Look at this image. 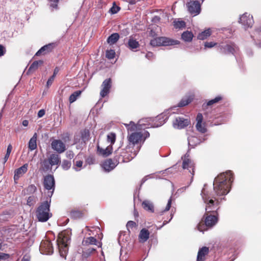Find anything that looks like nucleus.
<instances>
[{
    "label": "nucleus",
    "instance_id": "1",
    "mask_svg": "<svg viewBox=\"0 0 261 261\" xmlns=\"http://www.w3.org/2000/svg\"><path fill=\"white\" fill-rule=\"evenodd\" d=\"M233 180V175L231 171L218 175L213 182V192L209 193L206 191V185H204L201 192V196L205 204V218L204 224H199L197 226L200 231L203 232L206 229L203 228L212 227L218 221L217 210L218 205L222 200H225V196L230 191V184Z\"/></svg>",
    "mask_w": 261,
    "mask_h": 261
},
{
    "label": "nucleus",
    "instance_id": "2",
    "mask_svg": "<svg viewBox=\"0 0 261 261\" xmlns=\"http://www.w3.org/2000/svg\"><path fill=\"white\" fill-rule=\"evenodd\" d=\"M168 117L169 115L166 114V112H164L155 118L142 119L139 121L138 123L141 127L147 126L148 127H158L163 125Z\"/></svg>",
    "mask_w": 261,
    "mask_h": 261
},
{
    "label": "nucleus",
    "instance_id": "3",
    "mask_svg": "<svg viewBox=\"0 0 261 261\" xmlns=\"http://www.w3.org/2000/svg\"><path fill=\"white\" fill-rule=\"evenodd\" d=\"M50 199L46 200L39 205L35 212L37 219L39 222H46L52 217V214L50 212Z\"/></svg>",
    "mask_w": 261,
    "mask_h": 261
},
{
    "label": "nucleus",
    "instance_id": "4",
    "mask_svg": "<svg viewBox=\"0 0 261 261\" xmlns=\"http://www.w3.org/2000/svg\"><path fill=\"white\" fill-rule=\"evenodd\" d=\"M69 231H64L59 233L56 241L61 256L65 257L68 251V244L70 240Z\"/></svg>",
    "mask_w": 261,
    "mask_h": 261
},
{
    "label": "nucleus",
    "instance_id": "5",
    "mask_svg": "<svg viewBox=\"0 0 261 261\" xmlns=\"http://www.w3.org/2000/svg\"><path fill=\"white\" fill-rule=\"evenodd\" d=\"M150 44L152 46H170L179 44V41L165 37H160L151 40Z\"/></svg>",
    "mask_w": 261,
    "mask_h": 261
},
{
    "label": "nucleus",
    "instance_id": "6",
    "mask_svg": "<svg viewBox=\"0 0 261 261\" xmlns=\"http://www.w3.org/2000/svg\"><path fill=\"white\" fill-rule=\"evenodd\" d=\"M43 186L45 189L50 192H48V196L50 198L52 196L55 188V181L53 175L48 174L44 177Z\"/></svg>",
    "mask_w": 261,
    "mask_h": 261
},
{
    "label": "nucleus",
    "instance_id": "7",
    "mask_svg": "<svg viewBox=\"0 0 261 261\" xmlns=\"http://www.w3.org/2000/svg\"><path fill=\"white\" fill-rule=\"evenodd\" d=\"M187 6L188 11L191 15L196 16L200 12V4L198 1L190 0L187 3Z\"/></svg>",
    "mask_w": 261,
    "mask_h": 261
},
{
    "label": "nucleus",
    "instance_id": "8",
    "mask_svg": "<svg viewBox=\"0 0 261 261\" xmlns=\"http://www.w3.org/2000/svg\"><path fill=\"white\" fill-rule=\"evenodd\" d=\"M239 22L245 30L251 28L254 23L253 16L247 13H245L240 17Z\"/></svg>",
    "mask_w": 261,
    "mask_h": 261
},
{
    "label": "nucleus",
    "instance_id": "9",
    "mask_svg": "<svg viewBox=\"0 0 261 261\" xmlns=\"http://www.w3.org/2000/svg\"><path fill=\"white\" fill-rule=\"evenodd\" d=\"M189 158V154L188 153H186L183 159L182 168L184 169H188L193 176L194 174V164ZM192 180L193 177L191 178L190 184L192 182Z\"/></svg>",
    "mask_w": 261,
    "mask_h": 261
},
{
    "label": "nucleus",
    "instance_id": "10",
    "mask_svg": "<svg viewBox=\"0 0 261 261\" xmlns=\"http://www.w3.org/2000/svg\"><path fill=\"white\" fill-rule=\"evenodd\" d=\"M40 250L43 254H52L54 252V249L51 242L48 240H43L40 245Z\"/></svg>",
    "mask_w": 261,
    "mask_h": 261
},
{
    "label": "nucleus",
    "instance_id": "11",
    "mask_svg": "<svg viewBox=\"0 0 261 261\" xmlns=\"http://www.w3.org/2000/svg\"><path fill=\"white\" fill-rule=\"evenodd\" d=\"M190 124V120L188 118L177 117L173 122V126L175 128L182 129Z\"/></svg>",
    "mask_w": 261,
    "mask_h": 261
},
{
    "label": "nucleus",
    "instance_id": "12",
    "mask_svg": "<svg viewBox=\"0 0 261 261\" xmlns=\"http://www.w3.org/2000/svg\"><path fill=\"white\" fill-rule=\"evenodd\" d=\"M51 148L59 153L64 152L66 149V145L61 140H54L51 143Z\"/></svg>",
    "mask_w": 261,
    "mask_h": 261
},
{
    "label": "nucleus",
    "instance_id": "13",
    "mask_svg": "<svg viewBox=\"0 0 261 261\" xmlns=\"http://www.w3.org/2000/svg\"><path fill=\"white\" fill-rule=\"evenodd\" d=\"M102 89L100 92L101 97H104L110 92V90L112 87V81L110 78L106 79L102 83L101 86Z\"/></svg>",
    "mask_w": 261,
    "mask_h": 261
},
{
    "label": "nucleus",
    "instance_id": "14",
    "mask_svg": "<svg viewBox=\"0 0 261 261\" xmlns=\"http://www.w3.org/2000/svg\"><path fill=\"white\" fill-rule=\"evenodd\" d=\"M191 102V99L190 97L188 98H182L180 101L178 103L177 106H174L173 107L170 108L169 109L166 110L165 112H166V114L167 115H169V114H174L176 113V112L174 111L175 109L177 107H183L187 105H188L189 103H190Z\"/></svg>",
    "mask_w": 261,
    "mask_h": 261
},
{
    "label": "nucleus",
    "instance_id": "15",
    "mask_svg": "<svg viewBox=\"0 0 261 261\" xmlns=\"http://www.w3.org/2000/svg\"><path fill=\"white\" fill-rule=\"evenodd\" d=\"M142 134L140 132H134L131 133L127 137L129 144L133 145L139 143L142 138Z\"/></svg>",
    "mask_w": 261,
    "mask_h": 261
},
{
    "label": "nucleus",
    "instance_id": "16",
    "mask_svg": "<svg viewBox=\"0 0 261 261\" xmlns=\"http://www.w3.org/2000/svg\"><path fill=\"white\" fill-rule=\"evenodd\" d=\"M202 120L203 116L202 114L198 113L196 117L197 123L196 125V127L198 132L201 133H204L206 132V128H205L204 125L202 124Z\"/></svg>",
    "mask_w": 261,
    "mask_h": 261
},
{
    "label": "nucleus",
    "instance_id": "17",
    "mask_svg": "<svg viewBox=\"0 0 261 261\" xmlns=\"http://www.w3.org/2000/svg\"><path fill=\"white\" fill-rule=\"evenodd\" d=\"M120 156L122 157L121 161L123 162H128L134 159L137 154L138 151H135L131 152L130 153L125 152L123 150L122 152H120Z\"/></svg>",
    "mask_w": 261,
    "mask_h": 261
},
{
    "label": "nucleus",
    "instance_id": "18",
    "mask_svg": "<svg viewBox=\"0 0 261 261\" xmlns=\"http://www.w3.org/2000/svg\"><path fill=\"white\" fill-rule=\"evenodd\" d=\"M55 46V44L54 43H49L46 44L43 46H42L36 53V56H38L41 54H46L53 49L54 47Z\"/></svg>",
    "mask_w": 261,
    "mask_h": 261
},
{
    "label": "nucleus",
    "instance_id": "19",
    "mask_svg": "<svg viewBox=\"0 0 261 261\" xmlns=\"http://www.w3.org/2000/svg\"><path fill=\"white\" fill-rule=\"evenodd\" d=\"M28 167V164H25L15 171L14 176V179L15 181L18 180L20 176H21L27 171Z\"/></svg>",
    "mask_w": 261,
    "mask_h": 261
},
{
    "label": "nucleus",
    "instance_id": "20",
    "mask_svg": "<svg viewBox=\"0 0 261 261\" xmlns=\"http://www.w3.org/2000/svg\"><path fill=\"white\" fill-rule=\"evenodd\" d=\"M209 249L207 247H203L200 248L197 256V261H204L205 259V256L208 254Z\"/></svg>",
    "mask_w": 261,
    "mask_h": 261
},
{
    "label": "nucleus",
    "instance_id": "21",
    "mask_svg": "<svg viewBox=\"0 0 261 261\" xmlns=\"http://www.w3.org/2000/svg\"><path fill=\"white\" fill-rule=\"evenodd\" d=\"M97 151L99 154L101 155L103 157H107L110 154L112 153V145H109L106 147L105 149H103L99 145L97 146Z\"/></svg>",
    "mask_w": 261,
    "mask_h": 261
},
{
    "label": "nucleus",
    "instance_id": "22",
    "mask_svg": "<svg viewBox=\"0 0 261 261\" xmlns=\"http://www.w3.org/2000/svg\"><path fill=\"white\" fill-rule=\"evenodd\" d=\"M140 46L138 41L136 40L132 36H130L127 42V47L132 50L137 49Z\"/></svg>",
    "mask_w": 261,
    "mask_h": 261
},
{
    "label": "nucleus",
    "instance_id": "23",
    "mask_svg": "<svg viewBox=\"0 0 261 261\" xmlns=\"http://www.w3.org/2000/svg\"><path fill=\"white\" fill-rule=\"evenodd\" d=\"M149 231L146 228H143L140 230L139 234V242L144 243L149 239Z\"/></svg>",
    "mask_w": 261,
    "mask_h": 261
},
{
    "label": "nucleus",
    "instance_id": "24",
    "mask_svg": "<svg viewBox=\"0 0 261 261\" xmlns=\"http://www.w3.org/2000/svg\"><path fill=\"white\" fill-rule=\"evenodd\" d=\"M50 162L51 166L58 165L61 163V158L59 154L57 153L51 154L47 159Z\"/></svg>",
    "mask_w": 261,
    "mask_h": 261
},
{
    "label": "nucleus",
    "instance_id": "25",
    "mask_svg": "<svg viewBox=\"0 0 261 261\" xmlns=\"http://www.w3.org/2000/svg\"><path fill=\"white\" fill-rule=\"evenodd\" d=\"M116 165L112 160L109 159L103 162L102 167L106 171L109 172L115 168Z\"/></svg>",
    "mask_w": 261,
    "mask_h": 261
},
{
    "label": "nucleus",
    "instance_id": "26",
    "mask_svg": "<svg viewBox=\"0 0 261 261\" xmlns=\"http://www.w3.org/2000/svg\"><path fill=\"white\" fill-rule=\"evenodd\" d=\"M37 134L35 133L29 142V148L31 151L34 150L37 148Z\"/></svg>",
    "mask_w": 261,
    "mask_h": 261
},
{
    "label": "nucleus",
    "instance_id": "27",
    "mask_svg": "<svg viewBox=\"0 0 261 261\" xmlns=\"http://www.w3.org/2000/svg\"><path fill=\"white\" fill-rule=\"evenodd\" d=\"M120 35L118 33H113L109 36L107 38V41L110 45H113L118 41Z\"/></svg>",
    "mask_w": 261,
    "mask_h": 261
},
{
    "label": "nucleus",
    "instance_id": "28",
    "mask_svg": "<svg viewBox=\"0 0 261 261\" xmlns=\"http://www.w3.org/2000/svg\"><path fill=\"white\" fill-rule=\"evenodd\" d=\"M188 144L189 146L194 148L197 144L201 143V141L197 137L195 136H190L188 138Z\"/></svg>",
    "mask_w": 261,
    "mask_h": 261
},
{
    "label": "nucleus",
    "instance_id": "29",
    "mask_svg": "<svg viewBox=\"0 0 261 261\" xmlns=\"http://www.w3.org/2000/svg\"><path fill=\"white\" fill-rule=\"evenodd\" d=\"M142 206L144 210L151 213L154 212V206L153 203L149 200H144L142 202Z\"/></svg>",
    "mask_w": 261,
    "mask_h": 261
},
{
    "label": "nucleus",
    "instance_id": "30",
    "mask_svg": "<svg viewBox=\"0 0 261 261\" xmlns=\"http://www.w3.org/2000/svg\"><path fill=\"white\" fill-rule=\"evenodd\" d=\"M193 38V34L191 32L186 31L181 34V38L185 42H191Z\"/></svg>",
    "mask_w": 261,
    "mask_h": 261
},
{
    "label": "nucleus",
    "instance_id": "31",
    "mask_svg": "<svg viewBox=\"0 0 261 261\" xmlns=\"http://www.w3.org/2000/svg\"><path fill=\"white\" fill-rule=\"evenodd\" d=\"M43 62L42 61H35L33 62V63L30 66L28 71L27 74H29L30 72H32L35 70H36L39 66V65L42 64Z\"/></svg>",
    "mask_w": 261,
    "mask_h": 261
},
{
    "label": "nucleus",
    "instance_id": "32",
    "mask_svg": "<svg viewBox=\"0 0 261 261\" xmlns=\"http://www.w3.org/2000/svg\"><path fill=\"white\" fill-rule=\"evenodd\" d=\"M173 23L175 29H182L186 27V22L184 20L175 19Z\"/></svg>",
    "mask_w": 261,
    "mask_h": 261
},
{
    "label": "nucleus",
    "instance_id": "33",
    "mask_svg": "<svg viewBox=\"0 0 261 261\" xmlns=\"http://www.w3.org/2000/svg\"><path fill=\"white\" fill-rule=\"evenodd\" d=\"M42 170L46 172L51 169V165L48 159L44 160L41 163Z\"/></svg>",
    "mask_w": 261,
    "mask_h": 261
},
{
    "label": "nucleus",
    "instance_id": "34",
    "mask_svg": "<svg viewBox=\"0 0 261 261\" xmlns=\"http://www.w3.org/2000/svg\"><path fill=\"white\" fill-rule=\"evenodd\" d=\"M211 34L210 29H207L199 33L197 36V38L199 40H204L210 36Z\"/></svg>",
    "mask_w": 261,
    "mask_h": 261
},
{
    "label": "nucleus",
    "instance_id": "35",
    "mask_svg": "<svg viewBox=\"0 0 261 261\" xmlns=\"http://www.w3.org/2000/svg\"><path fill=\"white\" fill-rule=\"evenodd\" d=\"M222 97L221 96H218L216 97L215 98L208 101L206 103V105H205V103H204L203 105V108H205L207 106H211L219 102L220 100H221L222 99Z\"/></svg>",
    "mask_w": 261,
    "mask_h": 261
},
{
    "label": "nucleus",
    "instance_id": "36",
    "mask_svg": "<svg viewBox=\"0 0 261 261\" xmlns=\"http://www.w3.org/2000/svg\"><path fill=\"white\" fill-rule=\"evenodd\" d=\"M260 35H261V27L256 29L254 31L253 34L250 35L251 37L254 41L260 40Z\"/></svg>",
    "mask_w": 261,
    "mask_h": 261
},
{
    "label": "nucleus",
    "instance_id": "37",
    "mask_svg": "<svg viewBox=\"0 0 261 261\" xmlns=\"http://www.w3.org/2000/svg\"><path fill=\"white\" fill-rule=\"evenodd\" d=\"M82 91L80 90L76 91L71 94L69 97V100L70 103L74 102L77 97L81 95Z\"/></svg>",
    "mask_w": 261,
    "mask_h": 261
},
{
    "label": "nucleus",
    "instance_id": "38",
    "mask_svg": "<svg viewBox=\"0 0 261 261\" xmlns=\"http://www.w3.org/2000/svg\"><path fill=\"white\" fill-rule=\"evenodd\" d=\"M37 201V197L34 195H32L28 198L27 204L30 206H33Z\"/></svg>",
    "mask_w": 261,
    "mask_h": 261
},
{
    "label": "nucleus",
    "instance_id": "39",
    "mask_svg": "<svg viewBox=\"0 0 261 261\" xmlns=\"http://www.w3.org/2000/svg\"><path fill=\"white\" fill-rule=\"evenodd\" d=\"M128 235L126 232H120L119 234L118 242L120 243L121 242H125L127 241Z\"/></svg>",
    "mask_w": 261,
    "mask_h": 261
},
{
    "label": "nucleus",
    "instance_id": "40",
    "mask_svg": "<svg viewBox=\"0 0 261 261\" xmlns=\"http://www.w3.org/2000/svg\"><path fill=\"white\" fill-rule=\"evenodd\" d=\"M84 242L86 245H96L97 241L95 238L93 237H90L87 238L84 241Z\"/></svg>",
    "mask_w": 261,
    "mask_h": 261
},
{
    "label": "nucleus",
    "instance_id": "41",
    "mask_svg": "<svg viewBox=\"0 0 261 261\" xmlns=\"http://www.w3.org/2000/svg\"><path fill=\"white\" fill-rule=\"evenodd\" d=\"M224 51L226 54H233L235 51V48L234 47L230 45L226 44L223 47Z\"/></svg>",
    "mask_w": 261,
    "mask_h": 261
},
{
    "label": "nucleus",
    "instance_id": "42",
    "mask_svg": "<svg viewBox=\"0 0 261 261\" xmlns=\"http://www.w3.org/2000/svg\"><path fill=\"white\" fill-rule=\"evenodd\" d=\"M49 2V6L50 8L53 10L54 9L57 10L58 9V5L59 0H48Z\"/></svg>",
    "mask_w": 261,
    "mask_h": 261
},
{
    "label": "nucleus",
    "instance_id": "43",
    "mask_svg": "<svg viewBox=\"0 0 261 261\" xmlns=\"http://www.w3.org/2000/svg\"><path fill=\"white\" fill-rule=\"evenodd\" d=\"M115 51L114 49L107 50L106 51V57L108 59L111 60L115 57Z\"/></svg>",
    "mask_w": 261,
    "mask_h": 261
},
{
    "label": "nucleus",
    "instance_id": "44",
    "mask_svg": "<svg viewBox=\"0 0 261 261\" xmlns=\"http://www.w3.org/2000/svg\"><path fill=\"white\" fill-rule=\"evenodd\" d=\"M116 141V134L114 133H111L107 135V141L111 143L112 145L114 144Z\"/></svg>",
    "mask_w": 261,
    "mask_h": 261
},
{
    "label": "nucleus",
    "instance_id": "45",
    "mask_svg": "<svg viewBox=\"0 0 261 261\" xmlns=\"http://www.w3.org/2000/svg\"><path fill=\"white\" fill-rule=\"evenodd\" d=\"M83 214L81 212L79 211H72L71 213V217L74 219H77L81 218Z\"/></svg>",
    "mask_w": 261,
    "mask_h": 261
},
{
    "label": "nucleus",
    "instance_id": "46",
    "mask_svg": "<svg viewBox=\"0 0 261 261\" xmlns=\"http://www.w3.org/2000/svg\"><path fill=\"white\" fill-rule=\"evenodd\" d=\"M95 250V249L93 248H89L83 251V256L84 257H88Z\"/></svg>",
    "mask_w": 261,
    "mask_h": 261
},
{
    "label": "nucleus",
    "instance_id": "47",
    "mask_svg": "<svg viewBox=\"0 0 261 261\" xmlns=\"http://www.w3.org/2000/svg\"><path fill=\"white\" fill-rule=\"evenodd\" d=\"M71 165V161L68 160H63L62 163V167L64 170H68Z\"/></svg>",
    "mask_w": 261,
    "mask_h": 261
},
{
    "label": "nucleus",
    "instance_id": "48",
    "mask_svg": "<svg viewBox=\"0 0 261 261\" xmlns=\"http://www.w3.org/2000/svg\"><path fill=\"white\" fill-rule=\"evenodd\" d=\"M124 125L127 128L128 132H133L136 130L137 127L135 123L133 121H130L129 124H124Z\"/></svg>",
    "mask_w": 261,
    "mask_h": 261
},
{
    "label": "nucleus",
    "instance_id": "49",
    "mask_svg": "<svg viewBox=\"0 0 261 261\" xmlns=\"http://www.w3.org/2000/svg\"><path fill=\"white\" fill-rule=\"evenodd\" d=\"M36 187L34 185H30L26 189L27 192L28 194L34 193L36 191Z\"/></svg>",
    "mask_w": 261,
    "mask_h": 261
},
{
    "label": "nucleus",
    "instance_id": "50",
    "mask_svg": "<svg viewBox=\"0 0 261 261\" xmlns=\"http://www.w3.org/2000/svg\"><path fill=\"white\" fill-rule=\"evenodd\" d=\"M10 257V255L8 253L0 252V260H6Z\"/></svg>",
    "mask_w": 261,
    "mask_h": 261
},
{
    "label": "nucleus",
    "instance_id": "51",
    "mask_svg": "<svg viewBox=\"0 0 261 261\" xmlns=\"http://www.w3.org/2000/svg\"><path fill=\"white\" fill-rule=\"evenodd\" d=\"M129 34V30L128 28L122 29L120 31V35L122 36H126Z\"/></svg>",
    "mask_w": 261,
    "mask_h": 261
},
{
    "label": "nucleus",
    "instance_id": "52",
    "mask_svg": "<svg viewBox=\"0 0 261 261\" xmlns=\"http://www.w3.org/2000/svg\"><path fill=\"white\" fill-rule=\"evenodd\" d=\"M120 10V8L117 6H113L110 9V12L112 14L117 13Z\"/></svg>",
    "mask_w": 261,
    "mask_h": 261
},
{
    "label": "nucleus",
    "instance_id": "53",
    "mask_svg": "<svg viewBox=\"0 0 261 261\" xmlns=\"http://www.w3.org/2000/svg\"><path fill=\"white\" fill-rule=\"evenodd\" d=\"M136 226V223L133 221H129L126 224V227L128 229L129 228H133Z\"/></svg>",
    "mask_w": 261,
    "mask_h": 261
},
{
    "label": "nucleus",
    "instance_id": "54",
    "mask_svg": "<svg viewBox=\"0 0 261 261\" xmlns=\"http://www.w3.org/2000/svg\"><path fill=\"white\" fill-rule=\"evenodd\" d=\"M171 202H172V199H171V197H170L169 199V200L168 201L167 204L163 212L168 211L170 210V208L171 207Z\"/></svg>",
    "mask_w": 261,
    "mask_h": 261
},
{
    "label": "nucleus",
    "instance_id": "55",
    "mask_svg": "<svg viewBox=\"0 0 261 261\" xmlns=\"http://www.w3.org/2000/svg\"><path fill=\"white\" fill-rule=\"evenodd\" d=\"M66 156L67 158L71 159L74 157V154L72 151L68 150L66 153Z\"/></svg>",
    "mask_w": 261,
    "mask_h": 261
},
{
    "label": "nucleus",
    "instance_id": "56",
    "mask_svg": "<svg viewBox=\"0 0 261 261\" xmlns=\"http://www.w3.org/2000/svg\"><path fill=\"white\" fill-rule=\"evenodd\" d=\"M216 43H214L213 42H206L204 43V46L206 48H212L214 47Z\"/></svg>",
    "mask_w": 261,
    "mask_h": 261
},
{
    "label": "nucleus",
    "instance_id": "57",
    "mask_svg": "<svg viewBox=\"0 0 261 261\" xmlns=\"http://www.w3.org/2000/svg\"><path fill=\"white\" fill-rule=\"evenodd\" d=\"M55 77L54 76H51L47 81L46 86L48 87L52 84Z\"/></svg>",
    "mask_w": 261,
    "mask_h": 261
},
{
    "label": "nucleus",
    "instance_id": "58",
    "mask_svg": "<svg viewBox=\"0 0 261 261\" xmlns=\"http://www.w3.org/2000/svg\"><path fill=\"white\" fill-rule=\"evenodd\" d=\"M5 53H6L5 47L3 45L0 44V57L4 56Z\"/></svg>",
    "mask_w": 261,
    "mask_h": 261
},
{
    "label": "nucleus",
    "instance_id": "59",
    "mask_svg": "<svg viewBox=\"0 0 261 261\" xmlns=\"http://www.w3.org/2000/svg\"><path fill=\"white\" fill-rule=\"evenodd\" d=\"M73 162H75V166L77 168H81L83 165V162L82 161H76L75 160H73Z\"/></svg>",
    "mask_w": 261,
    "mask_h": 261
},
{
    "label": "nucleus",
    "instance_id": "60",
    "mask_svg": "<svg viewBox=\"0 0 261 261\" xmlns=\"http://www.w3.org/2000/svg\"><path fill=\"white\" fill-rule=\"evenodd\" d=\"M45 110H43V109H41L39 111V112H38V117L39 118H41L42 117H43L44 115H45Z\"/></svg>",
    "mask_w": 261,
    "mask_h": 261
},
{
    "label": "nucleus",
    "instance_id": "61",
    "mask_svg": "<svg viewBox=\"0 0 261 261\" xmlns=\"http://www.w3.org/2000/svg\"><path fill=\"white\" fill-rule=\"evenodd\" d=\"M30 256L28 254H25L21 261H30Z\"/></svg>",
    "mask_w": 261,
    "mask_h": 261
},
{
    "label": "nucleus",
    "instance_id": "62",
    "mask_svg": "<svg viewBox=\"0 0 261 261\" xmlns=\"http://www.w3.org/2000/svg\"><path fill=\"white\" fill-rule=\"evenodd\" d=\"M146 58L149 60H151L153 57V54L152 52H148L145 56Z\"/></svg>",
    "mask_w": 261,
    "mask_h": 261
},
{
    "label": "nucleus",
    "instance_id": "63",
    "mask_svg": "<svg viewBox=\"0 0 261 261\" xmlns=\"http://www.w3.org/2000/svg\"><path fill=\"white\" fill-rule=\"evenodd\" d=\"M12 149V146L11 144H9L7 147L6 153H7L8 154H10Z\"/></svg>",
    "mask_w": 261,
    "mask_h": 261
},
{
    "label": "nucleus",
    "instance_id": "64",
    "mask_svg": "<svg viewBox=\"0 0 261 261\" xmlns=\"http://www.w3.org/2000/svg\"><path fill=\"white\" fill-rule=\"evenodd\" d=\"M59 71V69L58 67H56L55 69H54V73H53V76H54L55 77L56 76L57 74L58 73V72Z\"/></svg>",
    "mask_w": 261,
    "mask_h": 261
}]
</instances>
